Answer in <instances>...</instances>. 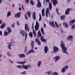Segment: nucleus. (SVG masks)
Returning <instances> with one entry per match:
<instances>
[{
    "mask_svg": "<svg viewBox=\"0 0 75 75\" xmlns=\"http://www.w3.org/2000/svg\"><path fill=\"white\" fill-rule=\"evenodd\" d=\"M60 46L62 48V50L63 52V53H65L67 54H68V53L67 52V48L65 47V45L64 44V42L63 41H61V44H60Z\"/></svg>",
    "mask_w": 75,
    "mask_h": 75,
    "instance_id": "f257e3e1",
    "label": "nucleus"
},
{
    "mask_svg": "<svg viewBox=\"0 0 75 75\" xmlns=\"http://www.w3.org/2000/svg\"><path fill=\"white\" fill-rule=\"evenodd\" d=\"M31 44L32 47V50L28 52L26 54V55H28L29 54H30V53H33L35 52V51L33 50H34V41L33 40L32 41Z\"/></svg>",
    "mask_w": 75,
    "mask_h": 75,
    "instance_id": "f03ea898",
    "label": "nucleus"
},
{
    "mask_svg": "<svg viewBox=\"0 0 75 75\" xmlns=\"http://www.w3.org/2000/svg\"><path fill=\"white\" fill-rule=\"evenodd\" d=\"M53 52L54 53H56L59 51V49L56 46H54L53 47Z\"/></svg>",
    "mask_w": 75,
    "mask_h": 75,
    "instance_id": "7ed1b4c3",
    "label": "nucleus"
},
{
    "mask_svg": "<svg viewBox=\"0 0 75 75\" xmlns=\"http://www.w3.org/2000/svg\"><path fill=\"white\" fill-rule=\"evenodd\" d=\"M51 1L52 2L54 6H55L56 5L58 4L57 0H51Z\"/></svg>",
    "mask_w": 75,
    "mask_h": 75,
    "instance_id": "20e7f679",
    "label": "nucleus"
},
{
    "mask_svg": "<svg viewBox=\"0 0 75 75\" xmlns=\"http://www.w3.org/2000/svg\"><path fill=\"white\" fill-rule=\"evenodd\" d=\"M72 9L71 8H67L65 12V15H68L69 14V11L72 10Z\"/></svg>",
    "mask_w": 75,
    "mask_h": 75,
    "instance_id": "39448f33",
    "label": "nucleus"
},
{
    "mask_svg": "<svg viewBox=\"0 0 75 75\" xmlns=\"http://www.w3.org/2000/svg\"><path fill=\"white\" fill-rule=\"evenodd\" d=\"M25 30L27 32H29L30 31V28L28 27V25L27 24L25 25Z\"/></svg>",
    "mask_w": 75,
    "mask_h": 75,
    "instance_id": "423d86ee",
    "label": "nucleus"
},
{
    "mask_svg": "<svg viewBox=\"0 0 75 75\" xmlns=\"http://www.w3.org/2000/svg\"><path fill=\"white\" fill-rule=\"evenodd\" d=\"M21 14V12L17 13L15 15V18H19L20 17Z\"/></svg>",
    "mask_w": 75,
    "mask_h": 75,
    "instance_id": "0eeeda50",
    "label": "nucleus"
},
{
    "mask_svg": "<svg viewBox=\"0 0 75 75\" xmlns=\"http://www.w3.org/2000/svg\"><path fill=\"white\" fill-rule=\"evenodd\" d=\"M37 7L40 8L41 7V4L40 3V0H38V3L37 5Z\"/></svg>",
    "mask_w": 75,
    "mask_h": 75,
    "instance_id": "6e6552de",
    "label": "nucleus"
},
{
    "mask_svg": "<svg viewBox=\"0 0 75 75\" xmlns=\"http://www.w3.org/2000/svg\"><path fill=\"white\" fill-rule=\"evenodd\" d=\"M49 24L51 26L53 27H54V28H55V25L54 24V22L53 21L50 22Z\"/></svg>",
    "mask_w": 75,
    "mask_h": 75,
    "instance_id": "1a4fd4ad",
    "label": "nucleus"
},
{
    "mask_svg": "<svg viewBox=\"0 0 75 75\" xmlns=\"http://www.w3.org/2000/svg\"><path fill=\"white\" fill-rule=\"evenodd\" d=\"M35 42H36L38 44V45H41V41H40L37 38H36L35 39Z\"/></svg>",
    "mask_w": 75,
    "mask_h": 75,
    "instance_id": "9d476101",
    "label": "nucleus"
},
{
    "mask_svg": "<svg viewBox=\"0 0 75 75\" xmlns=\"http://www.w3.org/2000/svg\"><path fill=\"white\" fill-rule=\"evenodd\" d=\"M72 38H73V36L71 35H69L67 38V41H69V40H71Z\"/></svg>",
    "mask_w": 75,
    "mask_h": 75,
    "instance_id": "9b49d317",
    "label": "nucleus"
},
{
    "mask_svg": "<svg viewBox=\"0 0 75 75\" xmlns=\"http://www.w3.org/2000/svg\"><path fill=\"white\" fill-rule=\"evenodd\" d=\"M18 56L19 58H25V56L24 54H20L18 55Z\"/></svg>",
    "mask_w": 75,
    "mask_h": 75,
    "instance_id": "f8f14e48",
    "label": "nucleus"
},
{
    "mask_svg": "<svg viewBox=\"0 0 75 75\" xmlns=\"http://www.w3.org/2000/svg\"><path fill=\"white\" fill-rule=\"evenodd\" d=\"M75 19L71 20L70 21V22H69L70 26H71L72 25V24H74V23H75Z\"/></svg>",
    "mask_w": 75,
    "mask_h": 75,
    "instance_id": "ddd939ff",
    "label": "nucleus"
},
{
    "mask_svg": "<svg viewBox=\"0 0 75 75\" xmlns=\"http://www.w3.org/2000/svg\"><path fill=\"white\" fill-rule=\"evenodd\" d=\"M25 32L24 30H21L20 31V33H21L23 37H24V35H25Z\"/></svg>",
    "mask_w": 75,
    "mask_h": 75,
    "instance_id": "4468645a",
    "label": "nucleus"
},
{
    "mask_svg": "<svg viewBox=\"0 0 75 75\" xmlns=\"http://www.w3.org/2000/svg\"><path fill=\"white\" fill-rule=\"evenodd\" d=\"M63 25L65 28H68V24L66 22H64L63 23Z\"/></svg>",
    "mask_w": 75,
    "mask_h": 75,
    "instance_id": "2eb2a0df",
    "label": "nucleus"
},
{
    "mask_svg": "<svg viewBox=\"0 0 75 75\" xmlns=\"http://www.w3.org/2000/svg\"><path fill=\"white\" fill-rule=\"evenodd\" d=\"M44 51L45 54H47V52H48V48L47 46H45V47Z\"/></svg>",
    "mask_w": 75,
    "mask_h": 75,
    "instance_id": "dca6fc26",
    "label": "nucleus"
},
{
    "mask_svg": "<svg viewBox=\"0 0 75 75\" xmlns=\"http://www.w3.org/2000/svg\"><path fill=\"white\" fill-rule=\"evenodd\" d=\"M60 58L59 56H56L55 57L53 58V59H55V62H57Z\"/></svg>",
    "mask_w": 75,
    "mask_h": 75,
    "instance_id": "f3484780",
    "label": "nucleus"
},
{
    "mask_svg": "<svg viewBox=\"0 0 75 75\" xmlns=\"http://www.w3.org/2000/svg\"><path fill=\"white\" fill-rule=\"evenodd\" d=\"M40 40L41 41H42V42H46L47 41V40H46L43 38V36H42L41 38H40Z\"/></svg>",
    "mask_w": 75,
    "mask_h": 75,
    "instance_id": "a211bd4d",
    "label": "nucleus"
},
{
    "mask_svg": "<svg viewBox=\"0 0 75 75\" xmlns=\"http://www.w3.org/2000/svg\"><path fill=\"white\" fill-rule=\"evenodd\" d=\"M23 68H24V69H28V65L26 66L25 65L23 64Z\"/></svg>",
    "mask_w": 75,
    "mask_h": 75,
    "instance_id": "6ab92c4d",
    "label": "nucleus"
},
{
    "mask_svg": "<svg viewBox=\"0 0 75 75\" xmlns=\"http://www.w3.org/2000/svg\"><path fill=\"white\" fill-rule=\"evenodd\" d=\"M33 18L34 20H36V15H35V12H33Z\"/></svg>",
    "mask_w": 75,
    "mask_h": 75,
    "instance_id": "aec40b11",
    "label": "nucleus"
},
{
    "mask_svg": "<svg viewBox=\"0 0 75 75\" xmlns=\"http://www.w3.org/2000/svg\"><path fill=\"white\" fill-rule=\"evenodd\" d=\"M25 62H26L25 61L24 62L18 61V62H16V63H17L19 64H25Z\"/></svg>",
    "mask_w": 75,
    "mask_h": 75,
    "instance_id": "412c9836",
    "label": "nucleus"
},
{
    "mask_svg": "<svg viewBox=\"0 0 75 75\" xmlns=\"http://www.w3.org/2000/svg\"><path fill=\"white\" fill-rule=\"evenodd\" d=\"M52 3L51 2H50L49 3V8L50 10H51L52 8Z\"/></svg>",
    "mask_w": 75,
    "mask_h": 75,
    "instance_id": "4be33fe9",
    "label": "nucleus"
},
{
    "mask_svg": "<svg viewBox=\"0 0 75 75\" xmlns=\"http://www.w3.org/2000/svg\"><path fill=\"white\" fill-rule=\"evenodd\" d=\"M66 17V16H65V15H62L61 16L60 18L62 20H64V19Z\"/></svg>",
    "mask_w": 75,
    "mask_h": 75,
    "instance_id": "5701e85b",
    "label": "nucleus"
},
{
    "mask_svg": "<svg viewBox=\"0 0 75 75\" xmlns=\"http://www.w3.org/2000/svg\"><path fill=\"white\" fill-rule=\"evenodd\" d=\"M40 30L42 35H44L45 33H44V28H43V27L42 28L40 29Z\"/></svg>",
    "mask_w": 75,
    "mask_h": 75,
    "instance_id": "b1692460",
    "label": "nucleus"
},
{
    "mask_svg": "<svg viewBox=\"0 0 75 75\" xmlns=\"http://www.w3.org/2000/svg\"><path fill=\"white\" fill-rule=\"evenodd\" d=\"M27 13L28 17L30 18L31 17V13L30 12V11H27Z\"/></svg>",
    "mask_w": 75,
    "mask_h": 75,
    "instance_id": "393cba45",
    "label": "nucleus"
},
{
    "mask_svg": "<svg viewBox=\"0 0 75 75\" xmlns=\"http://www.w3.org/2000/svg\"><path fill=\"white\" fill-rule=\"evenodd\" d=\"M16 67H17V68H19L20 69H22V68H23V65H17L16 66Z\"/></svg>",
    "mask_w": 75,
    "mask_h": 75,
    "instance_id": "a878e982",
    "label": "nucleus"
},
{
    "mask_svg": "<svg viewBox=\"0 0 75 75\" xmlns=\"http://www.w3.org/2000/svg\"><path fill=\"white\" fill-rule=\"evenodd\" d=\"M35 31H36L38 30V28H39V26H35Z\"/></svg>",
    "mask_w": 75,
    "mask_h": 75,
    "instance_id": "bb28decb",
    "label": "nucleus"
},
{
    "mask_svg": "<svg viewBox=\"0 0 75 75\" xmlns=\"http://www.w3.org/2000/svg\"><path fill=\"white\" fill-rule=\"evenodd\" d=\"M41 61H39L38 62V67H40V66H41Z\"/></svg>",
    "mask_w": 75,
    "mask_h": 75,
    "instance_id": "cd10ccee",
    "label": "nucleus"
},
{
    "mask_svg": "<svg viewBox=\"0 0 75 75\" xmlns=\"http://www.w3.org/2000/svg\"><path fill=\"white\" fill-rule=\"evenodd\" d=\"M5 27V24L4 23H3L1 25V26L0 27L1 28H3Z\"/></svg>",
    "mask_w": 75,
    "mask_h": 75,
    "instance_id": "c85d7f7f",
    "label": "nucleus"
},
{
    "mask_svg": "<svg viewBox=\"0 0 75 75\" xmlns=\"http://www.w3.org/2000/svg\"><path fill=\"white\" fill-rule=\"evenodd\" d=\"M30 3L31 4V5H32V6H34V2H33V0H30Z\"/></svg>",
    "mask_w": 75,
    "mask_h": 75,
    "instance_id": "c756f323",
    "label": "nucleus"
},
{
    "mask_svg": "<svg viewBox=\"0 0 75 75\" xmlns=\"http://www.w3.org/2000/svg\"><path fill=\"white\" fill-rule=\"evenodd\" d=\"M38 35L40 36V37H41V36H42V35L41 34V32H40V30L38 31Z\"/></svg>",
    "mask_w": 75,
    "mask_h": 75,
    "instance_id": "7c9ffc66",
    "label": "nucleus"
},
{
    "mask_svg": "<svg viewBox=\"0 0 75 75\" xmlns=\"http://www.w3.org/2000/svg\"><path fill=\"white\" fill-rule=\"evenodd\" d=\"M33 34H34V37H36V32H35V31L34 30V28H33Z\"/></svg>",
    "mask_w": 75,
    "mask_h": 75,
    "instance_id": "2f4dec72",
    "label": "nucleus"
},
{
    "mask_svg": "<svg viewBox=\"0 0 75 75\" xmlns=\"http://www.w3.org/2000/svg\"><path fill=\"white\" fill-rule=\"evenodd\" d=\"M8 34H9V33L5 31L4 33V35L6 36V35H7Z\"/></svg>",
    "mask_w": 75,
    "mask_h": 75,
    "instance_id": "473e14b6",
    "label": "nucleus"
},
{
    "mask_svg": "<svg viewBox=\"0 0 75 75\" xmlns=\"http://www.w3.org/2000/svg\"><path fill=\"white\" fill-rule=\"evenodd\" d=\"M29 35L30 37L31 38H33V34H32V33L31 32H30Z\"/></svg>",
    "mask_w": 75,
    "mask_h": 75,
    "instance_id": "72a5a7b5",
    "label": "nucleus"
},
{
    "mask_svg": "<svg viewBox=\"0 0 75 75\" xmlns=\"http://www.w3.org/2000/svg\"><path fill=\"white\" fill-rule=\"evenodd\" d=\"M7 29L8 33H11V28H8Z\"/></svg>",
    "mask_w": 75,
    "mask_h": 75,
    "instance_id": "f704fd0d",
    "label": "nucleus"
},
{
    "mask_svg": "<svg viewBox=\"0 0 75 75\" xmlns=\"http://www.w3.org/2000/svg\"><path fill=\"white\" fill-rule=\"evenodd\" d=\"M45 74H47L49 75H51V74H52L51 71H50L48 72L45 73Z\"/></svg>",
    "mask_w": 75,
    "mask_h": 75,
    "instance_id": "c9c22d12",
    "label": "nucleus"
},
{
    "mask_svg": "<svg viewBox=\"0 0 75 75\" xmlns=\"http://www.w3.org/2000/svg\"><path fill=\"white\" fill-rule=\"evenodd\" d=\"M10 16H11V12L10 11H9L8 12L7 17H9Z\"/></svg>",
    "mask_w": 75,
    "mask_h": 75,
    "instance_id": "e433bc0d",
    "label": "nucleus"
},
{
    "mask_svg": "<svg viewBox=\"0 0 75 75\" xmlns=\"http://www.w3.org/2000/svg\"><path fill=\"white\" fill-rule=\"evenodd\" d=\"M52 75H58V73L57 72H54L52 73Z\"/></svg>",
    "mask_w": 75,
    "mask_h": 75,
    "instance_id": "4c0bfd02",
    "label": "nucleus"
},
{
    "mask_svg": "<svg viewBox=\"0 0 75 75\" xmlns=\"http://www.w3.org/2000/svg\"><path fill=\"white\" fill-rule=\"evenodd\" d=\"M27 47L25 46V50H24L25 52V53L27 52Z\"/></svg>",
    "mask_w": 75,
    "mask_h": 75,
    "instance_id": "58836bf2",
    "label": "nucleus"
},
{
    "mask_svg": "<svg viewBox=\"0 0 75 75\" xmlns=\"http://www.w3.org/2000/svg\"><path fill=\"white\" fill-rule=\"evenodd\" d=\"M46 13H49V8H47L46 10Z\"/></svg>",
    "mask_w": 75,
    "mask_h": 75,
    "instance_id": "ea45409f",
    "label": "nucleus"
},
{
    "mask_svg": "<svg viewBox=\"0 0 75 75\" xmlns=\"http://www.w3.org/2000/svg\"><path fill=\"white\" fill-rule=\"evenodd\" d=\"M65 71V69L64 67H63V69H62V72H64Z\"/></svg>",
    "mask_w": 75,
    "mask_h": 75,
    "instance_id": "a19ab883",
    "label": "nucleus"
},
{
    "mask_svg": "<svg viewBox=\"0 0 75 75\" xmlns=\"http://www.w3.org/2000/svg\"><path fill=\"white\" fill-rule=\"evenodd\" d=\"M36 26H39V24H38V21H36Z\"/></svg>",
    "mask_w": 75,
    "mask_h": 75,
    "instance_id": "79ce46f5",
    "label": "nucleus"
},
{
    "mask_svg": "<svg viewBox=\"0 0 75 75\" xmlns=\"http://www.w3.org/2000/svg\"><path fill=\"white\" fill-rule=\"evenodd\" d=\"M23 75H25L26 74V71H24L21 73Z\"/></svg>",
    "mask_w": 75,
    "mask_h": 75,
    "instance_id": "37998d69",
    "label": "nucleus"
},
{
    "mask_svg": "<svg viewBox=\"0 0 75 75\" xmlns=\"http://www.w3.org/2000/svg\"><path fill=\"white\" fill-rule=\"evenodd\" d=\"M61 31L62 34H64V33H66V32H64V31H63L62 29L61 30Z\"/></svg>",
    "mask_w": 75,
    "mask_h": 75,
    "instance_id": "c03bdc74",
    "label": "nucleus"
},
{
    "mask_svg": "<svg viewBox=\"0 0 75 75\" xmlns=\"http://www.w3.org/2000/svg\"><path fill=\"white\" fill-rule=\"evenodd\" d=\"M58 9L57 8L56 9V11L57 13L58 14V15H59L60 14L59 13V12H58Z\"/></svg>",
    "mask_w": 75,
    "mask_h": 75,
    "instance_id": "a18cd8bd",
    "label": "nucleus"
},
{
    "mask_svg": "<svg viewBox=\"0 0 75 75\" xmlns=\"http://www.w3.org/2000/svg\"><path fill=\"white\" fill-rule=\"evenodd\" d=\"M27 33H26L25 34V41H26L27 40Z\"/></svg>",
    "mask_w": 75,
    "mask_h": 75,
    "instance_id": "49530a36",
    "label": "nucleus"
},
{
    "mask_svg": "<svg viewBox=\"0 0 75 75\" xmlns=\"http://www.w3.org/2000/svg\"><path fill=\"white\" fill-rule=\"evenodd\" d=\"M25 19H26V20H27V19H28V17H27V15H26V14H25Z\"/></svg>",
    "mask_w": 75,
    "mask_h": 75,
    "instance_id": "de8ad7c7",
    "label": "nucleus"
},
{
    "mask_svg": "<svg viewBox=\"0 0 75 75\" xmlns=\"http://www.w3.org/2000/svg\"><path fill=\"white\" fill-rule=\"evenodd\" d=\"M75 28V25H72L71 27V28H72V29H74V28Z\"/></svg>",
    "mask_w": 75,
    "mask_h": 75,
    "instance_id": "09e8293b",
    "label": "nucleus"
},
{
    "mask_svg": "<svg viewBox=\"0 0 75 75\" xmlns=\"http://www.w3.org/2000/svg\"><path fill=\"white\" fill-rule=\"evenodd\" d=\"M45 11V9L43 8L42 10V13H44Z\"/></svg>",
    "mask_w": 75,
    "mask_h": 75,
    "instance_id": "8fccbe9b",
    "label": "nucleus"
},
{
    "mask_svg": "<svg viewBox=\"0 0 75 75\" xmlns=\"http://www.w3.org/2000/svg\"><path fill=\"white\" fill-rule=\"evenodd\" d=\"M25 2L26 3H29V0H25Z\"/></svg>",
    "mask_w": 75,
    "mask_h": 75,
    "instance_id": "3c124183",
    "label": "nucleus"
},
{
    "mask_svg": "<svg viewBox=\"0 0 75 75\" xmlns=\"http://www.w3.org/2000/svg\"><path fill=\"white\" fill-rule=\"evenodd\" d=\"M68 68V66H65V67H64V68L65 69H67V68Z\"/></svg>",
    "mask_w": 75,
    "mask_h": 75,
    "instance_id": "603ef678",
    "label": "nucleus"
},
{
    "mask_svg": "<svg viewBox=\"0 0 75 75\" xmlns=\"http://www.w3.org/2000/svg\"><path fill=\"white\" fill-rule=\"evenodd\" d=\"M12 43H13V42H10V43H9V46H11V45H12Z\"/></svg>",
    "mask_w": 75,
    "mask_h": 75,
    "instance_id": "864d4df0",
    "label": "nucleus"
},
{
    "mask_svg": "<svg viewBox=\"0 0 75 75\" xmlns=\"http://www.w3.org/2000/svg\"><path fill=\"white\" fill-rule=\"evenodd\" d=\"M15 25V23H13V24H12L11 25L12 27H13V28L14 27V25Z\"/></svg>",
    "mask_w": 75,
    "mask_h": 75,
    "instance_id": "5fc2aeb1",
    "label": "nucleus"
},
{
    "mask_svg": "<svg viewBox=\"0 0 75 75\" xmlns=\"http://www.w3.org/2000/svg\"><path fill=\"white\" fill-rule=\"evenodd\" d=\"M17 25H20V23H19V22H18V21H17Z\"/></svg>",
    "mask_w": 75,
    "mask_h": 75,
    "instance_id": "6e6d98bb",
    "label": "nucleus"
},
{
    "mask_svg": "<svg viewBox=\"0 0 75 75\" xmlns=\"http://www.w3.org/2000/svg\"><path fill=\"white\" fill-rule=\"evenodd\" d=\"M7 55H8V56H11V55H10V53L9 52H8L7 53Z\"/></svg>",
    "mask_w": 75,
    "mask_h": 75,
    "instance_id": "4d7b16f0",
    "label": "nucleus"
},
{
    "mask_svg": "<svg viewBox=\"0 0 75 75\" xmlns=\"http://www.w3.org/2000/svg\"><path fill=\"white\" fill-rule=\"evenodd\" d=\"M34 23H33L32 24V28H34Z\"/></svg>",
    "mask_w": 75,
    "mask_h": 75,
    "instance_id": "13d9d810",
    "label": "nucleus"
},
{
    "mask_svg": "<svg viewBox=\"0 0 75 75\" xmlns=\"http://www.w3.org/2000/svg\"><path fill=\"white\" fill-rule=\"evenodd\" d=\"M8 48L9 50H11V46H8Z\"/></svg>",
    "mask_w": 75,
    "mask_h": 75,
    "instance_id": "bf43d9fd",
    "label": "nucleus"
},
{
    "mask_svg": "<svg viewBox=\"0 0 75 75\" xmlns=\"http://www.w3.org/2000/svg\"><path fill=\"white\" fill-rule=\"evenodd\" d=\"M22 8L23 10L24 11V7L23 6V5H22Z\"/></svg>",
    "mask_w": 75,
    "mask_h": 75,
    "instance_id": "052dcab7",
    "label": "nucleus"
},
{
    "mask_svg": "<svg viewBox=\"0 0 75 75\" xmlns=\"http://www.w3.org/2000/svg\"><path fill=\"white\" fill-rule=\"evenodd\" d=\"M48 13H46V15L47 17H48Z\"/></svg>",
    "mask_w": 75,
    "mask_h": 75,
    "instance_id": "680f3d73",
    "label": "nucleus"
},
{
    "mask_svg": "<svg viewBox=\"0 0 75 75\" xmlns=\"http://www.w3.org/2000/svg\"><path fill=\"white\" fill-rule=\"evenodd\" d=\"M42 13V16L43 17L44 16V13Z\"/></svg>",
    "mask_w": 75,
    "mask_h": 75,
    "instance_id": "e2e57ef3",
    "label": "nucleus"
},
{
    "mask_svg": "<svg viewBox=\"0 0 75 75\" xmlns=\"http://www.w3.org/2000/svg\"><path fill=\"white\" fill-rule=\"evenodd\" d=\"M0 35L1 36L2 35V31H0Z\"/></svg>",
    "mask_w": 75,
    "mask_h": 75,
    "instance_id": "0e129e2a",
    "label": "nucleus"
},
{
    "mask_svg": "<svg viewBox=\"0 0 75 75\" xmlns=\"http://www.w3.org/2000/svg\"><path fill=\"white\" fill-rule=\"evenodd\" d=\"M1 23H2V21H1V20H0V25H1Z\"/></svg>",
    "mask_w": 75,
    "mask_h": 75,
    "instance_id": "69168bd1",
    "label": "nucleus"
},
{
    "mask_svg": "<svg viewBox=\"0 0 75 75\" xmlns=\"http://www.w3.org/2000/svg\"><path fill=\"white\" fill-rule=\"evenodd\" d=\"M46 1L47 3H49V2H50V0H46Z\"/></svg>",
    "mask_w": 75,
    "mask_h": 75,
    "instance_id": "338daca9",
    "label": "nucleus"
},
{
    "mask_svg": "<svg viewBox=\"0 0 75 75\" xmlns=\"http://www.w3.org/2000/svg\"><path fill=\"white\" fill-rule=\"evenodd\" d=\"M56 26L57 28H58L59 27V25H58V24L56 25Z\"/></svg>",
    "mask_w": 75,
    "mask_h": 75,
    "instance_id": "774afa93",
    "label": "nucleus"
}]
</instances>
